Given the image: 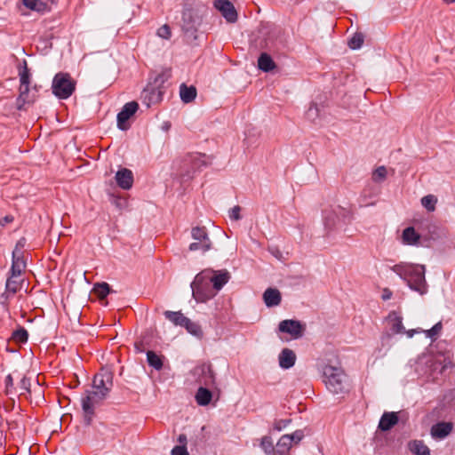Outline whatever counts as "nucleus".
Wrapping results in <instances>:
<instances>
[{
	"label": "nucleus",
	"instance_id": "de8ad7c7",
	"mask_svg": "<svg viewBox=\"0 0 455 455\" xmlns=\"http://www.w3.org/2000/svg\"><path fill=\"white\" fill-rule=\"evenodd\" d=\"M171 455H189L187 446L176 445L172 448Z\"/></svg>",
	"mask_w": 455,
	"mask_h": 455
},
{
	"label": "nucleus",
	"instance_id": "f8f14e48",
	"mask_svg": "<svg viewBox=\"0 0 455 455\" xmlns=\"http://www.w3.org/2000/svg\"><path fill=\"white\" fill-rule=\"evenodd\" d=\"M113 386V374L108 370H101L97 373L92 381V388L102 391L107 396Z\"/></svg>",
	"mask_w": 455,
	"mask_h": 455
},
{
	"label": "nucleus",
	"instance_id": "dca6fc26",
	"mask_svg": "<svg viewBox=\"0 0 455 455\" xmlns=\"http://www.w3.org/2000/svg\"><path fill=\"white\" fill-rule=\"evenodd\" d=\"M452 428V423L442 421L431 427L430 434L434 439H443L451 433Z\"/></svg>",
	"mask_w": 455,
	"mask_h": 455
},
{
	"label": "nucleus",
	"instance_id": "79ce46f5",
	"mask_svg": "<svg viewBox=\"0 0 455 455\" xmlns=\"http://www.w3.org/2000/svg\"><path fill=\"white\" fill-rule=\"evenodd\" d=\"M387 169L384 166L378 167L372 173V180L376 182H381L386 179Z\"/></svg>",
	"mask_w": 455,
	"mask_h": 455
},
{
	"label": "nucleus",
	"instance_id": "f704fd0d",
	"mask_svg": "<svg viewBox=\"0 0 455 455\" xmlns=\"http://www.w3.org/2000/svg\"><path fill=\"white\" fill-rule=\"evenodd\" d=\"M5 385V394L10 396L11 399H14L15 396H18L17 387L14 386L13 383V375L8 374L4 379Z\"/></svg>",
	"mask_w": 455,
	"mask_h": 455
},
{
	"label": "nucleus",
	"instance_id": "f3484780",
	"mask_svg": "<svg viewBox=\"0 0 455 455\" xmlns=\"http://www.w3.org/2000/svg\"><path fill=\"white\" fill-rule=\"evenodd\" d=\"M116 181L123 189H130L133 183V174L131 170L123 168L116 173Z\"/></svg>",
	"mask_w": 455,
	"mask_h": 455
},
{
	"label": "nucleus",
	"instance_id": "20e7f679",
	"mask_svg": "<svg viewBox=\"0 0 455 455\" xmlns=\"http://www.w3.org/2000/svg\"><path fill=\"white\" fill-rule=\"evenodd\" d=\"M170 74H159L154 80V84L148 86L141 94L142 103L148 108L151 105L159 103L163 100L164 93V82L168 79Z\"/></svg>",
	"mask_w": 455,
	"mask_h": 455
},
{
	"label": "nucleus",
	"instance_id": "412c9836",
	"mask_svg": "<svg viewBox=\"0 0 455 455\" xmlns=\"http://www.w3.org/2000/svg\"><path fill=\"white\" fill-rule=\"evenodd\" d=\"M398 423V416L395 412H384L379 423V428L388 431Z\"/></svg>",
	"mask_w": 455,
	"mask_h": 455
},
{
	"label": "nucleus",
	"instance_id": "6e6552de",
	"mask_svg": "<svg viewBox=\"0 0 455 455\" xmlns=\"http://www.w3.org/2000/svg\"><path fill=\"white\" fill-rule=\"evenodd\" d=\"M204 156L199 153L188 155L182 161L180 166V176L187 180L193 177V174L206 164Z\"/></svg>",
	"mask_w": 455,
	"mask_h": 455
},
{
	"label": "nucleus",
	"instance_id": "0eeeda50",
	"mask_svg": "<svg viewBox=\"0 0 455 455\" xmlns=\"http://www.w3.org/2000/svg\"><path fill=\"white\" fill-rule=\"evenodd\" d=\"M106 397L102 391L93 388L85 392L84 396L82 398V409L87 424H90L92 419L96 405L100 403Z\"/></svg>",
	"mask_w": 455,
	"mask_h": 455
},
{
	"label": "nucleus",
	"instance_id": "7ed1b4c3",
	"mask_svg": "<svg viewBox=\"0 0 455 455\" xmlns=\"http://www.w3.org/2000/svg\"><path fill=\"white\" fill-rule=\"evenodd\" d=\"M323 377L331 393L339 395L348 391L347 377L340 366L325 364L323 367Z\"/></svg>",
	"mask_w": 455,
	"mask_h": 455
},
{
	"label": "nucleus",
	"instance_id": "5fc2aeb1",
	"mask_svg": "<svg viewBox=\"0 0 455 455\" xmlns=\"http://www.w3.org/2000/svg\"><path fill=\"white\" fill-rule=\"evenodd\" d=\"M446 368V365H443L440 371L443 372V371Z\"/></svg>",
	"mask_w": 455,
	"mask_h": 455
},
{
	"label": "nucleus",
	"instance_id": "473e14b6",
	"mask_svg": "<svg viewBox=\"0 0 455 455\" xmlns=\"http://www.w3.org/2000/svg\"><path fill=\"white\" fill-rule=\"evenodd\" d=\"M259 446L266 455H276V447L275 448L273 440L269 435L261 437Z\"/></svg>",
	"mask_w": 455,
	"mask_h": 455
},
{
	"label": "nucleus",
	"instance_id": "f03ea898",
	"mask_svg": "<svg viewBox=\"0 0 455 455\" xmlns=\"http://www.w3.org/2000/svg\"><path fill=\"white\" fill-rule=\"evenodd\" d=\"M391 270L400 276L413 291L423 295L427 291L424 265L401 262L391 267Z\"/></svg>",
	"mask_w": 455,
	"mask_h": 455
},
{
	"label": "nucleus",
	"instance_id": "864d4df0",
	"mask_svg": "<svg viewBox=\"0 0 455 455\" xmlns=\"http://www.w3.org/2000/svg\"><path fill=\"white\" fill-rule=\"evenodd\" d=\"M445 4H450L455 3V0H443Z\"/></svg>",
	"mask_w": 455,
	"mask_h": 455
},
{
	"label": "nucleus",
	"instance_id": "09e8293b",
	"mask_svg": "<svg viewBox=\"0 0 455 455\" xmlns=\"http://www.w3.org/2000/svg\"><path fill=\"white\" fill-rule=\"evenodd\" d=\"M240 212H241L240 206L235 205L232 209H230V211L228 212V216L231 220H238L241 219Z\"/></svg>",
	"mask_w": 455,
	"mask_h": 455
},
{
	"label": "nucleus",
	"instance_id": "a878e982",
	"mask_svg": "<svg viewBox=\"0 0 455 455\" xmlns=\"http://www.w3.org/2000/svg\"><path fill=\"white\" fill-rule=\"evenodd\" d=\"M22 3L28 9L40 13L50 11L48 4L41 0H22Z\"/></svg>",
	"mask_w": 455,
	"mask_h": 455
},
{
	"label": "nucleus",
	"instance_id": "603ef678",
	"mask_svg": "<svg viewBox=\"0 0 455 455\" xmlns=\"http://www.w3.org/2000/svg\"><path fill=\"white\" fill-rule=\"evenodd\" d=\"M4 220L5 222H11V221L12 220V217H9V216H6V217L4 219Z\"/></svg>",
	"mask_w": 455,
	"mask_h": 455
},
{
	"label": "nucleus",
	"instance_id": "ea45409f",
	"mask_svg": "<svg viewBox=\"0 0 455 455\" xmlns=\"http://www.w3.org/2000/svg\"><path fill=\"white\" fill-rule=\"evenodd\" d=\"M363 44V36L361 33H355L348 41V45L353 50L361 48Z\"/></svg>",
	"mask_w": 455,
	"mask_h": 455
},
{
	"label": "nucleus",
	"instance_id": "9b49d317",
	"mask_svg": "<svg viewBox=\"0 0 455 455\" xmlns=\"http://www.w3.org/2000/svg\"><path fill=\"white\" fill-rule=\"evenodd\" d=\"M192 374L196 381L202 385L211 387L215 384V374L210 363L197 365L193 369Z\"/></svg>",
	"mask_w": 455,
	"mask_h": 455
},
{
	"label": "nucleus",
	"instance_id": "58836bf2",
	"mask_svg": "<svg viewBox=\"0 0 455 455\" xmlns=\"http://www.w3.org/2000/svg\"><path fill=\"white\" fill-rule=\"evenodd\" d=\"M18 396L30 393V379L23 376L17 386Z\"/></svg>",
	"mask_w": 455,
	"mask_h": 455
},
{
	"label": "nucleus",
	"instance_id": "ddd939ff",
	"mask_svg": "<svg viewBox=\"0 0 455 455\" xmlns=\"http://www.w3.org/2000/svg\"><path fill=\"white\" fill-rule=\"evenodd\" d=\"M139 108V104L136 101H130L123 107L121 111L117 114V127L122 131L129 129L130 124L128 120L132 116Z\"/></svg>",
	"mask_w": 455,
	"mask_h": 455
},
{
	"label": "nucleus",
	"instance_id": "4c0bfd02",
	"mask_svg": "<svg viewBox=\"0 0 455 455\" xmlns=\"http://www.w3.org/2000/svg\"><path fill=\"white\" fill-rule=\"evenodd\" d=\"M436 203H437V198L434 195H427L421 198V204L428 212H434L435 210Z\"/></svg>",
	"mask_w": 455,
	"mask_h": 455
},
{
	"label": "nucleus",
	"instance_id": "1a4fd4ad",
	"mask_svg": "<svg viewBox=\"0 0 455 455\" xmlns=\"http://www.w3.org/2000/svg\"><path fill=\"white\" fill-rule=\"evenodd\" d=\"M191 236L194 242L189 244V251H200L204 253L212 249V243L204 227L193 228L191 230Z\"/></svg>",
	"mask_w": 455,
	"mask_h": 455
},
{
	"label": "nucleus",
	"instance_id": "c756f323",
	"mask_svg": "<svg viewBox=\"0 0 455 455\" xmlns=\"http://www.w3.org/2000/svg\"><path fill=\"white\" fill-rule=\"evenodd\" d=\"M212 397V395L209 389L200 387L196 395V401L199 405L205 406L210 403Z\"/></svg>",
	"mask_w": 455,
	"mask_h": 455
},
{
	"label": "nucleus",
	"instance_id": "49530a36",
	"mask_svg": "<svg viewBox=\"0 0 455 455\" xmlns=\"http://www.w3.org/2000/svg\"><path fill=\"white\" fill-rule=\"evenodd\" d=\"M288 437L290 439V442L298 443H299L302 438L304 437V433L302 430H296L291 435H288Z\"/></svg>",
	"mask_w": 455,
	"mask_h": 455
},
{
	"label": "nucleus",
	"instance_id": "a211bd4d",
	"mask_svg": "<svg viewBox=\"0 0 455 455\" xmlns=\"http://www.w3.org/2000/svg\"><path fill=\"white\" fill-rule=\"evenodd\" d=\"M281 293L275 288H267L263 293V300L267 307H276L281 303Z\"/></svg>",
	"mask_w": 455,
	"mask_h": 455
},
{
	"label": "nucleus",
	"instance_id": "4468645a",
	"mask_svg": "<svg viewBox=\"0 0 455 455\" xmlns=\"http://www.w3.org/2000/svg\"><path fill=\"white\" fill-rule=\"evenodd\" d=\"M305 325L297 320H283L279 323L278 330L281 332L288 333L292 339H299L303 336Z\"/></svg>",
	"mask_w": 455,
	"mask_h": 455
},
{
	"label": "nucleus",
	"instance_id": "39448f33",
	"mask_svg": "<svg viewBox=\"0 0 455 455\" xmlns=\"http://www.w3.org/2000/svg\"><path fill=\"white\" fill-rule=\"evenodd\" d=\"M19 76H20V95L17 99V108L21 110L25 108L26 104L32 103L35 99L34 97H29V83H30V74L28 68L27 61L24 60L22 66L19 68Z\"/></svg>",
	"mask_w": 455,
	"mask_h": 455
},
{
	"label": "nucleus",
	"instance_id": "7c9ffc66",
	"mask_svg": "<svg viewBox=\"0 0 455 455\" xmlns=\"http://www.w3.org/2000/svg\"><path fill=\"white\" fill-rule=\"evenodd\" d=\"M291 445L292 443L290 442L288 435H282L276 443V455H287Z\"/></svg>",
	"mask_w": 455,
	"mask_h": 455
},
{
	"label": "nucleus",
	"instance_id": "c03bdc74",
	"mask_svg": "<svg viewBox=\"0 0 455 455\" xmlns=\"http://www.w3.org/2000/svg\"><path fill=\"white\" fill-rule=\"evenodd\" d=\"M171 28L168 25H163L157 30V36L164 39H169L171 37Z\"/></svg>",
	"mask_w": 455,
	"mask_h": 455
},
{
	"label": "nucleus",
	"instance_id": "3c124183",
	"mask_svg": "<svg viewBox=\"0 0 455 455\" xmlns=\"http://www.w3.org/2000/svg\"><path fill=\"white\" fill-rule=\"evenodd\" d=\"M392 292L388 289H385L382 294V299L387 300L391 298Z\"/></svg>",
	"mask_w": 455,
	"mask_h": 455
},
{
	"label": "nucleus",
	"instance_id": "9d476101",
	"mask_svg": "<svg viewBox=\"0 0 455 455\" xmlns=\"http://www.w3.org/2000/svg\"><path fill=\"white\" fill-rule=\"evenodd\" d=\"M347 214L348 212L344 208L339 206L331 211L325 212L323 215L325 228L331 231L340 223H345Z\"/></svg>",
	"mask_w": 455,
	"mask_h": 455
},
{
	"label": "nucleus",
	"instance_id": "bb28decb",
	"mask_svg": "<svg viewBox=\"0 0 455 455\" xmlns=\"http://www.w3.org/2000/svg\"><path fill=\"white\" fill-rule=\"evenodd\" d=\"M164 316L166 319L171 321L174 325L176 326H183V324L188 322V317H186L180 311H165Z\"/></svg>",
	"mask_w": 455,
	"mask_h": 455
},
{
	"label": "nucleus",
	"instance_id": "5701e85b",
	"mask_svg": "<svg viewBox=\"0 0 455 455\" xmlns=\"http://www.w3.org/2000/svg\"><path fill=\"white\" fill-rule=\"evenodd\" d=\"M26 267V262L23 258L18 254L16 251L12 252V264L11 274L13 276H20Z\"/></svg>",
	"mask_w": 455,
	"mask_h": 455
},
{
	"label": "nucleus",
	"instance_id": "72a5a7b5",
	"mask_svg": "<svg viewBox=\"0 0 455 455\" xmlns=\"http://www.w3.org/2000/svg\"><path fill=\"white\" fill-rule=\"evenodd\" d=\"M147 361L149 366L156 371H160L163 368L162 356L156 355L154 351L147 352Z\"/></svg>",
	"mask_w": 455,
	"mask_h": 455
},
{
	"label": "nucleus",
	"instance_id": "423d86ee",
	"mask_svg": "<svg viewBox=\"0 0 455 455\" xmlns=\"http://www.w3.org/2000/svg\"><path fill=\"white\" fill-rule=\"evenodd\" d=\"M75 82L67 73H58L52 81V92L60 99H68L75 91Z\"/></svg>",
	"mask_w": 455,
	"mask_h": 455
},
{
	"label": "nucleus",
	"instance_id": "f257e3e1",
	"mask_svg": "<svg viewBox=\"0 0 455 455\" xmlns=\"http://www.w3.org/2000/svg\"><path fill=\"white\" fill-rule=\"evenodd\" d=\"M228 270L204 269L197 274L191 283L193 297L200 302L213 298L217 291L229 281Z\"/></svg>",
	"mask_w": 455,
	"mask_h": 455
},
{
	"label": "nucleus",
	"instance_id": "8fccbe9b",
	"mask_svg": "<svg viewBox=\"0 0 455 455\" xmlns=\"http://www.w3.org/2000/svg\"><path fill=\"white\" fill-rule=\"evenodd\" d=\"M178 442H179L180 445L187 446V443H188L187 435L184 434H180L178 436Z\"/></svg>",
	"mask_w": 455,
	"mask_h": 455
},
{
	"label": "nucleus",
	"instance_id": "2eb2a0df",
	"mask_svg": "<svg viewBox=\"0 0 455 455\" xmlns=\"http://www.w3.org/2000/svg\"><path fill=\"white\" fill-rule=\"evenodd\" d=\"M214 7L221 13L228 22H235L237 12L234 4L228 0H217L214 2Z\"/></svg>",
	"mask_w": 455,
	"mask_h": 455
},
{
	"label": "nucleus",
	"instance_id": "cd10ccee",
	"mask_svg": "<svg viewBox=\"0 0 455 455\" xmlns=\"http://www.w3.org/2000/svg\"><path fill=\"white\" fill-rule=\"evenodd\" d=\"M258 67L264 72H269L275 68V64L270 55L264 52L259 57Z\"/></svg>",
	"mask_w": 455,
	"mask_h": 455
},
{
	"label": "nucleus",
	"instance_id": "b1692460",
	"mask_svg": "<svg viewBox=\"0 0 455 455\" xmlns=\"http://www.w3.org/2000/svg\"><path fill=\"white\" fill-rule=\"evenodd\" d=\"M18 277L19 276H13L12 275L8 277L5 284V292L2 297H5L7 299L9 296L14 295L21 288L20 282L17 280Z\"/></svg>",
	"mask_w": 455,
	"mask_h": 455
},
{
	"label": "nucleus",
	"instance_id": "37998d69",
	"mask_svg": "<svg viewBox=\"0 0 455 455\" xmlns=\"http://www.w3.org/2000/svg\"><path fill=\"white\" fill-rule=\"evenodd\" d=\"M318 116L319 108L317 104L312 103L307 111V117L311 121H315Z\"/></svg>",
	"mask_w": 455,
	"mask_h": 455
},
{
	"label": "nucleus",
	"instance_id": "c9c22d12",
	"mask_svg": "<svg viewBox=\"0 0 455 455\" xmlns=\"http://www.w3.org/2000/svg\"><path fill=\"white\" fill-rule=\"evenodd\" d=\"M190 334L201 338L203 336V331L201 326L193 321H191L189 318H188V322H186L183 326Z\"/></svg>",
	"mask_w": 455,
	"mask_h": 455
},
{
	"label": "nucleus",
	"instance_id": "6ab92c4d",
	"mask_svg": "<svg viewBox=\"0 0 455 455\" xmlns=\"http://www.w3.org/2000/svg\"><path fill=\"white\" fill-rule=\"evenodd\" d=\"M442 329H443L442 323L439 322V323H435L429 330H423V329L418 328V329L410 330V331H406V333L409 338H411V337H413L414 333L424 332L427 338H429L432 340H435L438 338Z\"/></svg>",
	"mask_w": 455,
	"mask_h": 455
},
{
	"label": "nucleus",
	"instance_id": "393cba45",
	"mask_svg": "<svg viewBox=\"0 0 455 455\" xmlns=\"http://www.w3.org/2000/svg\"><path fill=\"white\" fill-rule=\"evenodd\" d=\"M196 89L193 85L187 86L185 84H182L180 87V96L184 103L192 102L196 99Z\"/></svg>",
	"mask_w": 455,
	"mask_h": 455
},
{
	"label": "nucleus",
	"instance_id": "a19ab883",
	"mask_svg": "<svg viewBox=\"0 0 455 455\" xmlns=\"http://www.w3.org/2000/svg\"><path fill=\"white\" fill-rule=\"evenodd\" d=\"M28 331L24 328H20L19 330H16L12 333V339L17 342H26L28 340Z\"/></svg>",
	"mask_w": 455,
	"mask_h": 455
},
{
	"label": "nucleus",
	"instance_id": "c85d7f7f",
	"mask_svg": "<svg viewBox=\"0 0 455 455\" xmlns=\"http://www.w3.org/2000/svg\"><path fill=\"white\" fill-rule=\"evenodd\" d=\"M409 449L416 455H430L429 448L421 440H414L410 442Z\"/></svg>",
	"mask_w": 455,
	"mask_h": 455
},
{
	"label": "nucleus",
	"instance_id": "4be33fe9",
	"mask_svg": "<svg viewBox=\"0 0 455 455\" xmlns=\"http://www.w3.org/2000/svg\"><path fill=\"white\" fill-rule=\"evenodd\" d=\"M420 235L414 228L408 227L403 229L402 234V243L405 245H417L419 242Z\"/></svg>",
	"mask_w": 455,
	"mask_h": 455
},
{
	"label": "nucleus",
	"instance_id": "e433bc0d",
	"mask_svg": "<svg viewBox=\"0 0 455 455\" xmlns=\"http://www.w3.org/2000/svg\"><path fill=\"white\" fill-rule=\"evenodd\" d=\"M93 291L100 299H103L109 294L110 287L107 283H96Z\"/></svg>",
	"mask_w": 455,
	"mask_h": 455
},
{
	"label": "nucleus",
	"instance_id": "a18cd8bd",
	"mask_svg": "<svg viewBox=\"0 0 455 455\" xmlns=\"http://www.w3.org/2000/svg\"><path fill=\"white\" fill-rule=\"evenodd\" d=\"M291 423V419H277L273 425V428L276 431H282Z\"/></svg>",
	"mask_w": 455,
	"mask_h": 455
},
{
	"label": "nucleus",
	"instance_id": "aec40b11",
	"mask_svg": "<svg viewBox=\"0 0 455 455\" xmlns=\"http://www.w3.org/2000/svg\"><path fill=\"white\" fill-rule=\"evenodd\" d=\"M279 365L283 369H290L295 364L296 355L290 348H283L279 354Z\"/></svg>",
	"mask_w": 455,
	"mask_h": 455
},
{
	"label": "nucleus",
	"instance_id": "2f4dec72",
	"mask_svg": "<svg viewBox=\"0 0 455 455\" xmlns=\"http://www.w3.org/2000/svg\"><path fill=\"white\" fill-rule=\"evenodd\" d=\"M388 320L391 322V331L394 333H403L404 331L402 317L395 312H392L388 315Z\"/></svg>",
	"mask_w": 455,
	"mask_h": 455
}]
</instances>
